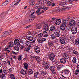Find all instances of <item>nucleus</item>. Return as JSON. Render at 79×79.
I'll use <instances>...</instances> for the list:
<instances>
[{
  "label": "nucleus",
  "instance_id": "nucleus-28",
  "mask_svg": "<svg viewBox=\"0 0 79 79\" xmlns=\"http://www.w3.org/2000/svg\"><path fill=\"white\" fill-rule=\"evenodd\" d=\"M60 41L62 44H65V41L62 38L60 39Z\"/></svg>",
  "mask_w": 79,
  "mask_h": 79
},
{
  "label": "nucleus",
  "instance_id": "nucleus-38",
  "mask_svg": "<svg viewBox=\"0 0 79 79\" xmlns=\"http://www.w3.org/2000/svg\"><path fill=\"white\" fill-rule=\"evenodd\" d=\"M79 69H77L75 72V74H76V75H77V74H78L79 73Z\"/></svg>",
  "mask_w": 79,
  "mask_h": 79
},
{
  "label": "nucleus",
  "instance_id": "nucleus-50",
  "mask_svg": "<svg viewBox=\"0 0 79 79\" xmlns=\"http://www.w3.org/2000/svg\"><path fill=\"white\" fill-rule=\"evenodd\" d=\"M40 9L37 10V11H36V13H38L37 14V15H39V13H42V12H41V13H39V12H40Z\"/></svg>",
  "mask_w": 79,
  "mask_h": 79
},
{
  "label": "nucleus",
  "instance_id": "nucleus-62",
  "mask_svg": "<svg viewBox=\"0 0 79 79\" xmlns=\"http://www.w3.org/2000/svg\"><path fill=\"white\" fill-rule=\"evenodd\" d=\"M31 17L33 18H35V15H31Z\"/></svg>",
  "mask_w": 79,
  "mask_h": 79
},
{
  "label": "nucleus",
  "instance_id": "nucleus-29",
  "mask_svg": "<svg viewBox=\"0 0 79 79\" xmlns=\"http://www.w3.org/2000/svg\"><path fill=\"white\" fill-rule=\"evenodd\" d=\"M24 68H25L27 70V67H28L29 66L27 63H25L24 64Z\"/></svg>",
  "mask_w": 79,
  "mask_h": 79
},
{
  "label": "nucleus",
  "instance_id": "nucleus-47",
  "mask_svg": "<svg viewBox=\"0 0 79 79\" xmlns=\"http://www.w3.org/2000/svg\"><path fill=\"white\" fill-rule=\"evenodd\" d=\"M40 6V7L39 8H38L42 10V9H43L44 8H45V5H43V6Z\"/></svg>",
  "mask_w": 79,
  "mask_h": 79
},
{
  "label": "nucleus",
  "instance_id": "nucleus-63",
  "mask_svg": "<svg viewBox=\"0 0 79 79\" xmlns=\"http://www.w3.org/2000/svg\"><path fill=\"white\" fill-rule=\"evenodd\" d=\"M30 26H31L30 25H28V26L25 27V29H27V28H29V27H30Z\"/></svg>",
  "mask_w": 79,
  "mask_h": 79
},
{
  "label": "nucleus",
  "instance_id": "nucleus-18",
  "mask_svg": "<svg viewBox=\"0 0 79 79\" xmlns=\"http://www.w3.org/2000/svg\"><path fill=\"white\" fill-rule=\"evenodd\" d=\"M20 73L22 74L25 75L26 74V71L25 70H21Z\"/></svg>",
  "mask_w": 79,
  "mask_h": 79
},
{
  "label": "nucleus",
  "instance_id": "nucleus-8",
  "mask_svg": "<svg viewBox=\"0 0 79 79\" xmlns=\"http://www.w3.org/2000/svg\"><path fill=\"white\" fill-rule=\"evenodd\" d=\"M14 43L15 45H17V46H19L20 45V43H19V41L18 39H16L14 40Z\"/></svg>",
  "mask_w": 79,
  "mask_h": 79
},
{
  "label": "nucleus",
  "instance_id": "nucleus-20",
  "mask_svg": "<svg viewBox=\"0 0 79 79\" xmlns=\"http://www.w3.org/2000/svg\"><path fill=\"white\" fill-rule=\"evenodd\" d=\"M28 74L30 75L31 74H33V71L31 69H29L27 71Z\"/></svg>",
  "mask_w": 79,
  "mask_h": 79
},
{
  "label": "nucleus",
  "instance_id": "nucleus-55",
  "mask_svg": "<svg viewBox=\"0 0 79 79\" xmlns=\"http://www.w3.org/2000/svg\"><path fill=\"white\" fill-rule=\"evenodd\" d=\"M38 35L39 36V38H40L41 37H42V33H40L38 34Z\"/></svg>",
  "mask_w": 79,
  "mask_h": 79
},
{
  "label": "nucleus",
  "instance_id": "nucleus-16",
  "mask_svg": "<svg viewBox=\"0 0 79 79\" xmlns=\"http://www.w3.org/2000/svg\"><path fill=\"white\" fill-rule=\"evenodd\" d=\"M61 23V20L60 19H58L56 20L55 24L56 25H59Z\"/></svg>",
  "mask_w": 79,
  "mask_h": 79
},
{
  "label": "nucleus",
  "instance_id": "nucleus-31",
  "mask_svg": "<svg viewBox=\"0 0 79 79\" xmlns=\"http://www.w3.org/2000/svg\"><path fill=\"white\" fill-rule=\"evenodd\" d=\"M42 26L40 25L37 24L36 26V28L37 29H41Z\"/></svg>",
  "mask_w": 79,
  "mask_h": 79
},
{
  "label": "nucleus",
  "instance_id": "nucleus-19",
  "mask_svg": "<svg viewBox=\"0 0 79 79\" xmlns=\"http://www.w3.org/2000/svg\"><path fill=\"white\" fill-rule=\"evenodd\" d=\"M48 8V7H46L43 10L42 12H41V13H39V14H38V15H40V14H41V13H44V12L45 11H46V10H47Z\"/></svg>",
  "mask_w": 79,
  "mask_h": 79
},
{
  "label": "nucleus",
  "instance_id": "nucleus-26",
  "mask_svg": "<svg viewBox=\"0 0 79 79\" xmlns=\"http://www.w3.org/2000/svg\"><path fill=\"white\" fill-rule=\"evenodd\" d=\"M27 39L30 41H32V40H34V38L32 36H28L27 38Z\"/></svg>",
  "mask_w": 79,
  "mask_h": 79
},
{
  "label": "nucleus",
  "instance_id": "nucleus-32",
  "mask_svg": "<svg viewBox=\"0 0 79 79\" xmlns=\"http://www.w3.org/2000/svg\"><path fill=\"white\" fill-rule=\"evenodd\" d=\"M61 45L60 44H59L56 47V48L57 49H60V48H61Z\"/></svg>",
  "mask_w": 79,
  "mask_h": 79
},
{
  "label": "nucleus",
  "instance_id": "nucleus-9",
  "mask_svg": "<svg viewBox=\"0 0 79 79\" xmlns=\"http://www.w3.org/2000/svg\"><path fill=\"white\" fill-rule=\"evenodd\" d=\"M31 58H35L36 60V61H37L38 62H40V59L39 56H33L31 57Z\"/></svg>",
  "mask_w": 79,
  "mask_h": 79
},
{
  "label": "nucleus",
  "instance_id": "nucleus-58",
  "mask_svg": "<svg viewBox=\"0 0 79 79\" xmlns=\"http://www.w3.org/2000/svg\"><path fill=\"white\" fill-rule=\"evenodd\" d=\"M47 5L48 6H50V5H51V4L49 1L47 3Z\"/></svg>",
  "mask_w": 79,
  "mask_h": 79
},
{
  "label": "nucleus",
  "instance_id": "nucleus-24",
  "mask_svg": "<svg viewBox=\"0 0 79 79\" xmlns=\"http://www.w3.org/2000/svg\"><path fill=\"white\" fill-rule=\"evenodd\" d=\"M55 27L54 26H51L50 28V31H54V30H55Z\"/></svg>",
  "mask_w": 79,
  "mask_h": 79
},
{
  "label": "nucleus",
  "instance_id": "nucleus-49",
  "mask_svg": "<svg viewBox=\"0 0 79 79\" xmlns=\"http://www.w3.org/2000/svg\"><path fill=\"white\" fill-rule=\"evenodd\" d=\"M69 71L67 70H65L64 71V74H68L69 73Z\"/></svg>",
  "mask_w": 79,
  "mask_h": 79
},
{
  "label": "nucleus",
  "instance_id": "nucleus-11",
  "mask_svg": "<svg viewBox=\"0 0 79 79\" xmlns=\"http://www.w3.org/2000/svg\"><path fill=\"white\" fill-rule=\"evenodd\" d=\"M29 3L30 6H32L35 4V0H31L30 1Z\"/></svg>",
  "mask_w": 79,
  "mask_h": 79
},
{
  "label": "nucleus",
  "instance_id": "nucleus-46",
  "mask_svg": "<svg viewBox=\"0 0 79 79\" xmlns=\"http://www.w3.org/2000/svg\"><path fill=\"white\" fill-rule=\"evenodd\" d=\"M62 11V9H57L56 10H55L56 12H60Z\"/></svg>",
  "mask_w": 79,
  "mask_h": 79
},
{
  "label": "nucleus",
  "instance_id": "nucleus-1",
  "mask_svg": "<svg viewBox=\"0 0 79 79\" xmlns=\"http://www.w3.org/2000/svg\"><path fill=\"white\" fill-rule=\"evenodd\" d=\"M63 22V23L61 24L60 26V29L62 31H64V32H65L66 29V26L67 24L68 20H64Z\"/></svg>",
  "mask_w": 79,
  "mask_h": 79
},
{
  "label": "nucleus",
  "instance_id": "nucleus-61",
  "mask_svg": "<svg viewBox=\"0 0 79 79\" xmlns=\"http://www.w3.org/2000/svg\"><path fill=\"white\" fill-rule=\"evenodd\" d=\"M43 3H47V0H43Z\"/></svg>",
  "mask_w": 79,
  "mask_h": 79
},
{
  "label": "nucleus",
  "instance_id": "nucleus-10",
  "mask_svg": "<svg viewBox=\"0 0 79 79\" xmlns=\"http://www.w3.org/2000/svg\"><path fill=\"white\" fill-rule=\"evenodd\" d=\"M13 46V43L12 42H10L7 45V48H10V47H12Z\"/></svg>",
  "mask_w": 79,
  "mask_h": 79
},
{
  "label": "nucleus",
  "instance_id": "nucleus-41",
  "mask_svg": "<svg viewBox=\"0 0 79 79\" xmlns=\"http://www.w3.org/2000/svg\"><path fill=\"white\" fill-rule=\"evenodd\" d=\"M29 50H30V47L26 48L24 49V51H25V52H29Z\"/></svg>",
  "mask_w": 79,
  "mask_h": 79
},
{
  "label": "nucleus",
  "instance_id": "nucleus-36",
  "mask_svg": "<svg viewBox=\"0 0 79 79\" xmlns=\"http://www.w3.org/2000/svg\"><path fill=\"white\" fill-rule=\"evenodd\" d=\"M40 1L39 2V3L38 4H37L35 6V8H39V7H40Z\"/></svg>",
  "mask_w": 79,
  "mask_h": 79
},
{
  "label": "nucleus",
  "instance_id": "nucleus-22",
  "mask_svg": "<svg viewBox=\"0 0 79 79\" xmlns=\"http://www.w3.org/2000/svg\"><path fill=\"white\" fill-rule=\"evenodd\" d=\"M63 65H59L57 67V70H60V69H61L62 68H63Z\"/></svg>",
  "mask_w": 79,
  "mask_h": 79
},
{
  "label": "nucleus",
  "instance_id": "nucleus-4",
  "mask_svg": "<svg viewBox=\"0 0 79 79\" xmlns=\"http://www.w3.org/2000/svg\"><path fill=\"white\" fill-rule=\"evenodd\" d=\"M54 34L56 37H60V31L58 29H56L55 31Z\"/></svg>",
  "mask_w": 79,
  "mask_h": 79
},
{
  "label": "nucleus",
  "instance_id": "nucleus-17",
  "mask_svg": "<svg viewBox=\"0 0 79 79\" xmlns=\"http://www.w3.org/2000/svg\"><path fill=\"white\" fill-rule=\"evenodd\" d=\"M8 35V34H7V33L6 31L5 32H3L2 34V35H1V37H6V36H7Z\"/></svg>",
  "mask_w": 79,
  "mask_h": 79
},
{
  "label": "nucleus",
  "instance_id": "nucleus-54",
  "mask_svg": "<svg viewBox=\"0 0 79 79\" xmlns=\"http://www.w3.org/2000/svg\"><path fill=\"white\" fill-rule=\"evenodd\" d=\"M41 74L43 75V76L46 75V73H45V72H44V71H42Z\"/></svg>",
  "mask_w": 79,
  "mask_h": 79
},
{
  "label": "nucleus",
  "instance_id": "nucleus-33",
  "mask_svg": "<svg viewBox=\"0 0 79 79\" xmlns=\"http://www.w3.org/2000/svg\"><path fill=\"white\" fill-rule=\"evenodd\" d=\"M5 15H6V13L5 12H3L1 14L0 16L2 17V18H3L5 16Z\"/></svg>",
  "mask_w": 79,
  "mask_h": 79
},
{
  "label": "nucleus",
  "instance_id": "nucleus-45",
  "mask_svg": "<svg viewBox=\"0 0 79 79\" xmlns=\"http://www.w3.org/2000/svg\"><path fill=\"white\" fill-rule=\"evenodd\" d=\"M6 32H7V35H9V34H10L11 33L12 31H6Z\"/></svg>",
  "mask_w": 79,
  "mask_h": 79
},
{
  "label": "nucleus",
  "instance_id": "nucleus-34",
  "mask_svg": "<svg viewBox=\"0 0 79 79\" xmlns=\"http://www.w3.org/2000/svg\"><path fill=\"white\" fill-rule=\"evenodd\" d=\"M14 49L17 51H18L19 50V48L18 46H15L14 47Z\"/></svg>",
  "mask_w": 79,
  "mask_h": 79
},
{
  "label": "nucleus",
  "instance_id": "nucleus-6",
  "mask_svg": "<svg viewBox=\"0 0 79 79\" xmlns=\"http://www.w3.org/2000/svg\"><path fill=\"white\" fill-rule=\"evenodd\" d=\"M34 49L35 52L36 53H39V52H40V48L38 46H35L34 48Z\"/></svg>",
  "mask_w": 79,
  "mask_h": 79
},
{
  "label": "nucleus",
  "instance_id": "nucleus-60",
  "mask_svg": "<svg viewBox=\"0 0 79 79\" xmlns=\"http://www.w3.org/2000/svg\"><path fill=\"white\" fill-rule=\"evenodd\" d=\"M52 73H53V74H56V72H55V70L54 69V70H51Z\"/></svg>",
  "mask_w": 79,
  "mask_h": 79
},
{
  "label": "nucleus",
  "instance_id": "nucleus-64",
  "mask_svg": "<svg viewBox=\"0 0 79 79\" xmlns=\"http://www.w3.org/2000/svg\"><path fill=\"white\" fill-rule=\"evenodd\" d=\"M59 79H69V78H62V77H60L59 78Z\"/></svg>",
  "mask_w": 79,
  "mask_h": 79
},
{
  "label": "nucleus",
  "instance_id": "nucleus-48",
  "mask_svg": "<svg viewBox=\"0 0 79 79\" xmlns=\"http://www.w3.org/2000/svg\"><path fill=\"white\" fill-rule=\"evenodd\" d=\"M38 74H39V73L38 72L35 73L34 75V77H37V75H38Z\"/></svg>",
  "mask_w": 79,
  "mask_h": 79
},
{
  "label": "nucleus",
  "instance_id": "nucleus-25",
  "mask_svg": "<svg viewBox=\"0 0 79 79\" xmlns=\"http://www.w3.org/2000/svg\"><path fill=\"white\" fill-rule=\"evenodd\" d=\"M49 47H53V42L50 41L48 42Z\"/></svg>",
  "mask_w": 79,
  "mask_h": 79
},
{
  "label": "nucleus",
  "instance_id": "nucleus-30",
  "mask_svg": "<svg viewBox=\"0 0 79 79\" xmlns=\"http://www.w3.org/2000/svg\"><path fill=\"white\" fill-rule=\"evenodd\" d=\"M18 4V2H16V1H14L12 3V6L13 7H14V5H17Z\"/></svg>",
  "mask_w": 79,
  "mask_h": 79
},
{
  "label": "nucleus",
  "instance_id": "nucleus-43",
  "mask_svg": "<svg viewBox=\"0 0 79 79\" xmlns=\"http://www.w3.org/2000/svg\"><path fill=\"white\" fill-rule=\"evenodd\" d=\"M38 42H39V43L42 44V43H43V42H42V39H39L38 40Z\"/></svg>",
  "mask_w": 79,
  "mask_h": 79
},
{
  "label": "nucleus",
  "instance_id": "nucleus-2",
  "mask_svg": "<svg viewBox=\"0 0 79 79\" xmlns=\"http://www.w3.org/2000/svg\"><path fill=\"white\" fill-rule=\"evenodd\" d=\"M42 65L45 69H48L50 66V64L45 61H44L43 62Z\"/></svg>",
  "mask_w": 79,
  "mask_h": 79
},
{
  "label": "nucleus",
  "instance_id": "nucleus-23",
  "mask_svg": "<svg viewBox=\"0 0 79 79\" xmlns=\"http://www.w3.org/2000/svg\"><path fill=\"white\" fill-rule=\"evenodd\" d=\"M75 44L77 45H78V47H79V39H76L75 40Z\"/></svg>",
  "mask_w": 79,
  "mask_h": 79
},
{
  "label": "nucleus",
  "instance_id": "nucleus-56",
  "mask_svg": "<svg viewBox=\"0 0 79 79\" xmlns=\"http://www.w3.org/2000/svg\"><path fill=\"white\" fill-rule=\"evenodd\" d=\"M3 73L2 74H6V70H3Z\"/></svg>",
  "mask_w": 79,
  "mask_h": 79
},
{
  "label": "nucleus",
  "instance_id": "nucleus-12",
  "mask_svg": "<svg viewBox=\"0 0 79 79\" xmlns=\"http://www.w3.org/2000/svg\"><path fill=\"white\" fill-rule=\"evenodd\" d=\"M25 44H26L27 46V47H29L30 48L31 47V45H32L31 43L29 41H25Z\"/></svg>",
  "mask_w": 79,
  "mask_h": 79
},
{
  "label": "nucleus",
  "instance_id": "nucleus-51",
  "mask_svg": "<svg viewBox=\"0 0 79 79\" xmlns=\"http://www.w3.org/2000/svg\"><path fill=\"white\" fill-rule=\"evenodd\" d=\"M52 39H55L56 38L55 37V34H53L52 35H51Z\"/></svg>",
  "mask_w": 79,
  "mask_h": 79
},
{
  "label": "nucleus",
  "instance_id": "nucleus-57",
  "mask_svg": "<svg viewBox=\"0 0 79 79\" xmlns=\"http://www.w3.org/2000/svg\"><path fill=\"white\" fill-rule=\"evenodd\" d=\"M18 60L19 61H21V56H19V58H18Z\"/></svg>",
  "mask_w": 79,
  "mask_h": 79
},
{
  "label": "nucleus",
  "instance_id": "nucleus-59",
  "mask_svg": "<svg viewBox=\"0 0 79 79\" xmlns=\"http://www.w3.org/2000/svg\"><path fill=\"white\" fill-rule=\"evenodd\" d=\"M41 40H42V42H44V41H45V40H46V39H45V38H42V39H41Z\"/></svg>",
  "mask_w": 79,
  "mask_h": 79
},
{
  "label": "nucleus",
  "instance_id": "nucleus-39",
  "mask_svg": "<svg viewBox=\"0 0 79 79\" xmlns=\"http://www.w3.org/2000/svg\"><path fill=\"white\" fill-rule=\"evenodd\" d=\"M73 53L76 55H78V52H77V51H75V50H73Z\"/></svg>",
  "mask_w": 79,
  "mask_h": 79
},
{
  "label": "nucleus",
  "instance_id": "nucleus-37",
  "mask_svg": "<svg viewBox=\"0 0 79 79\" xmlns=\"http://www.w3.org/2000/svg\"><path fill=\"white\" fill-rule=\"evenodd\" d=\"M72 62L73 63H76V58L74 57L72 60Z\"/></svg>",
  "mask_w": 79,
  "mask_h": 79
},
{
  "label": "nucleus",
  "instance_id": "nucleus-21",
  "mask_svg": "<svg viewBox=\"0 0 79 79\" xmlns=\"http://www.w3.org/2000/svg\"><path fill=\"white\" fill-rule=\"evenodd\" d=\"M71 29V27H66L65 28V33L66 32H68V31L70 30Z\"/></svg>",
  "mask_w": 79,
  "mask_h": 79
},
{
  "label": "nucleus",
  "instance_id": "nucleus-13",
  "mask_svg": "<svg viewBox=\"0 0 79 79\" xmlns=\"http://www.w3.org/2000/svg\"><path fill=\"white\" fill-rule=\"evenodd\" d=\"M42 36L44 37H47L48 35V33L46 31H43L42 33Z\"/></svg>",
  "mask_w": 79,
  "mask_h": 79
},
{
  "label": "nucleus",
  "instance_id": "nucleus-27",
  "mask_svg": "<svg viewBox=\"0 0 79 79\" xmlns=\"http://www.w3.org/2000/svg\"><path fill=\"white\" fill-rule=\"evenodd\" d=\"M63 56L64 58L66 60L68 59V58H69L68 57V55L66 54H64L63 55Z\"/></svg>",
  "mask_w": 79,
  "mask_h": 79
},
{
  "label": "nucleus",
  "instance_id": "nucleus-15",
  "mask_svg": "<svg viewBox=\"0 0 79 79\" xmlns=\"http://www.w3.org/2000/svg\"><path fill=\"white\" fill-rule=\"evenodd\" d=\"M43 29L44 31H47L48 29V25L47 24H45L43 26Z\"/></svg>",
  "mask_w": 79,
  "mask_h": 79
},
{
  "label": "nucleus",
  "instance_id": "nucleus-7",
  "mask_svg": "<svg viewBox=\"0 0 79 79\" xmlns=\"http://www.w3.org/2000/svg\"><path fill=\"white\" fill-rule=\"evenodd\" d=\"M69 24L71 26H74L76 25V22L75 20H72L69 23Z\"/></svg>",
  "mask_w": 79,
  "mask_h": 79
},
{
  "label": "nucleus",
  "instance_id": "nucleus-42",
  "mask_svg": "<svg viewBox=\"0 0 79 79\" xmlns=\"http://www.w3.org/2000/svg\"><path fill=\"white\" fill-rule=\"evenodd\" d=\"M10 76L11 79H15V76L13 74H10Z\"/></svg>",
  "mask_w": 79,
  "mask_h": 79
},
{
  "label": "nucleus",
  "instance_id": "nucleus-53",
  "mask_svg": "<svg viewBox=\"0 0 79 79\" xmlns=\"http://www.w3.org/2000/svg\"><path fill=\"white\" fill-rule=\"evenodd\" d=\"M74 1V0H66V2L67 3L68 2H73Z\"/></svg>",
  "mask_w": 79,
  "mask_h": 79
},
{
  "label": "nucleus",
  "instance_id": "nucleus-5",
  "mask_svg": "<svg viewBox=\"0 0 79 79\" xmlns=\"http://www.w3.org/2000/svg\"><path fill=\"white\" fill-rule=\"evenodd\" d=\"M71 31L73 34H76L77 33V28L76 27H73L71 29Z\"/></svg>",
  "mask_w": 79,
  "mask_h": 79
},
{
  "label": "nucleus",
  "instance_id": "nucleus-44",
  "mask_svg": "<svg viewBox=\"0 0 79 79\" xmlns=\"http://www.w3.org/2000/svg\"><path fill=\"white\" fill-rule=\"evenodd\" d=\"M65 4H66V2H61L59 5H60L61 6H62L63 5H65Z\"/></svg>",
  "mask_w": 79,
  "mask_h": 79
},
{
  "label": "nucleus",
  "instance_id": "nucleus-14",
  "mask_svg": "<svg viewBox=\"0 0 79 79\" xmlns=\"http://www.w3.org/2000/svg\"><path fill=\"white\" fill-rule=\"evenodd\" d=\"M66 61L64 57L61 58L60 60V62L61 63H63L64 64L66 63Z\"/></svg>",
  "mask_w": 79,
  "mask_h": 79
},
{
  "label": "nucleus",
  "instance_id": "nucleus-3",
  "mask_svg": "<svg viewBox=\"0 0 79 79\" xmlns=\"http://www.w3.org/2000/svg\"><path fill=\"white\" fill-rule=\"evenodd\" d=\"M49 58L50 60L52 62H55V55L53 53H51L49 55Z\"/></svg>",
  "mask_w": 79,
  "mask_h": 79
},
{
  "label": "nucleus",
  "instance_id": "nucleus-52",
  "mask_svg": "<svg viewBox=\"0 0 79 79\" xmlns=\"http://www.w3.org/2000/svg\"><path fill=\"white\" fill-rule=\"evenodd\" d=\"M54 67L53 66H51V67L50 68V69L51 70V71H52V70H53L54 69Z\"/></svg>",
  "mask_w": 79,
  "mask_h": 79
},
{
  "label": "nucleus",
  "instance_id": "nucleus-35",
  "mask_svg": "<svg viewBox=\"0 0 79 79\" xmlns=\"http://www.w3.org/2000/svg\"><path fill=\"white\" fill-rule=\"evenodd\" d=\"M8 3L7 1H6L2 4V5L3 6H6Z\"/></svg>",
  "mask_w": 79,
  "mask_h": 79
},
{
  "label": "nucleus",
  "instance_id": "nucleus-40",
  "mask_svg": "<svg viewBox=\"0 0 79 79\" xmlns=\"http://www.w3.org/2000/svg\"><path fill=\"white\" fill-rule=\"evenodd\" d=\"M5 75L6 74H4V73H2V74L0 76V77H1L2 79H3L4 77H6V76Z\"/></svg>",
  "mask_w": 79,
  "mask_h": 79
}]
</instances>
